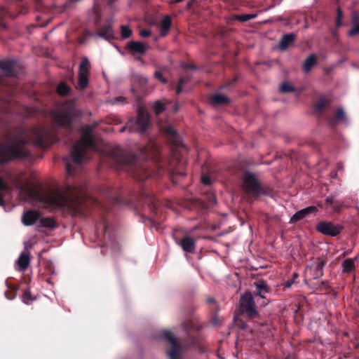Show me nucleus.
Masks as SVG:
<instances>
[{
    "label": "nucleus",
    "mask_w": 359,
    "mask_h": 359,
    "mask_svg": "<svg viewBox=\"0 0 359 359\" xmlns=\"http://www.w3.org/2000/svg\"><path fill=\"white\" fill-rule=\"evenodd\" d=\"M182 1H183V0H175V3H180V2Z\"/></svg>",
    "instance_id": "nucleus-51"
},
{
    "label": "nucleus",
    "mask_w": 359,
    "mask_h": 359,
    "mask_svg": "<svg viewBox=\"0 0 359 359\" xmlns=\"http://www.w3.org/2000/svg\"><path fill=\"white\" fill-rule=\"evenodd\" d=\"M243 187L250 194L257 196L260 193L259 183L255 177L249 172L245 174L243 177Z\"/></svg>",
    "instance_id": "nucleus-7"
},
{
    "label": "nucleus",
    "mask_w": 359,
    "mask_h": 359,
    "mask_svg": "<svg viewBox=\"0 0 359 359\" xmlns=\"http://www.w3.org/2000/svg\"><path fill=\"white\" fill-rule=\"evenodd\" d=\"M316 269L317 271V274L316 276H322L323 274V264L321 263H318L316 266Z\"/></svg>",
    "instance_id": "nucleus-40"
},
{
    "label": "nucleus",
    "mask_w": 359,
    "mask_h": 359,
    "mask_svg": "<svg viewBox=\"0 0 359 359\" xmlns=\"http://www.w3.org/2000/svg\"><path fill=\"white\" fill-rule=\"evenodd\" d=\"M171 26V18L170 16H165L161 21L159 31L162 36H165Z\"/></svg>",
    "instance_id": "nucleus-18"
},
{
    "label": "nucleus",
    "mask_w": 359,
    "mask_h": 359,
    "mask_svg": "<svg viewBox=\"0 0 359 359\" xmlns=\"http://www.w3.org/2000/svg\"><path fill=\"white\" fill-rule=\"evenodd\" d=\"M163 133L170 137L171 141L173 143L178 144V137L177 136L175 130L170 126H166L164 129L161 128Z\"/></svg>",
    "instance_id": "nucleus-21"
},
{
    "label": "nucleus",
    "mask_w": 359,
    "mask_h": 359,
    "mask_svg": "<svg viewBox=\"0 0 359 359\" xmlns=\"http://www.w3.org/2000/svg\"><path fill=\"white\" fill-rule=\"evenodd\" d=\"M32 300V298L31 297V292L29 290L25 291L22 294V302L25 304H28Z\"/></svg>",
    "instance_id": "nucleus-34"
},
{
    "label": "nucleus",
    "mask_w": 359,
    "mask_h": 359,
    "mask_svg": "<svg viewBox=\"0 0 359 359\" xmlns=\"http://www.w3.org/2000/svg\"><path fill=\"white\" fill-rule=\"evenodd\" d=\"M151 34V32L149 29H142L140 32V35L142 37H147V36H149Z\"/></svg>",
    "instance_id": "nucleus-39"
},
{
    "label": "nucleus",
    "mask_w": 359,
    "mask_h": 359,
    "mask_svg": "<svg viewBox=\"0 0 359 359\" xmlns=\"http://www.w3.org/2000/svg\"><path fill=\"white\" fill-rule=\"evenodd\" d=\"M240 306L242 312L245 313L250 318H255L258 316V312L256 310L255 301L251 292H246L241 296Z\"/></svg>",
    "instance_id": "nucleus-5"
},
{
    "label": "nucleus",
    "mask_w": 359,
    "mask_h": 359,
    "mask_svg": "<svg viewBox=\"0 0 359 359\" xmlns=\"http://www.w3.org/2000/svg\"><path fill=\"white\" fill-rule=\"evenodd\" d=\"M43 226L52 228L55 226V222L50 218H42L40 220Z\"/></svg>",
    "instance_id": "nucleus-28"
},
{
    "label": "nucleus",
    "mask_w": 359,
    "mask_h": 359,
    "mask_svg": "<svg viewBox=\"0 0 359 359\" xmlns=\"http://www.w3.org/2000/svg\"><path fill=\"white\" fill-rule=\"evenodd\" d=\"M66 168L69 174H72L73 172V170L72 169V167L69 163H67Z\"/></svg>",
    "instance_id": "nucleus-45"
},
{
    "label": "nucleus",
    "mask_w": 359,
    "mask_h": 359,
    "mask_svg": "<svg viewBox=\"0 0 359 359\" xmlns=\"http://www.w3.org/2000/svg\"><path fill=\"white\" fill-rule=\"evenodd\" d=\"M180 245L186 252H194L195 250V241L189 236L184 237L180 241Z\"/></svg>",
    "instance_id": "nucleus-17"
},
{
    "label": "nucleus",
    "mask_w": 359,
    "mask_h": 359,
    "mask_svg": "<svg viewBox=\"0 0 359 359\" xmlns=\"http://www.w3.org/2000/svg\"><path fill=\"white\" fill-rule=\"evenodd\" d=\"M184 83V79H181L180 80L179 86H178V88L177 89V91H176L177 94H179L182 90V86H183Z\"/></svg>",
    "instance_id": "nucleus-43"
},
{
    "label": "nucleus",
    "mask_w": 359,
    "mask_h": 359,
    "mask_svg": "<svg viewBox=\"0 0 359 359\" xmlns=\"http://www.w3.org/2000/svg\"><path fill=\"white\" fill-rule=\"evenodd\" d=\"M201 182L203 184L205 185H210L211 184V180L207 175H202L201 176Z\"/></svg>",
    "instance_id": "nucleus-38"
},
{
    "label": "nucleus",
    "mask_w": 359,
    "mask_h": 359,
    "mask_svg": "<svg viewBox=\"0 0 359 359\" xmlns=\"http://www.w3.org/2000/svg\"><path fill=\"white\" fill-rule=\"evenodd\" d=\"M293 283V281H287L285 283V287H291V285H292Z\"/></svg>",
    "instance_id": "nucleus-47"
},
{
    "label": "nucleus",
    "mask_w": 359,
    "mask_h": 359,
    "mask_svg": "<svg viewBox=\"0 0 359 359\" xmlns=\"http://www.w3.org/2000/svg\"><path fill=\"white\" fill-rule=\"evenodd\" d=\"M89 70V60L87 57H83L79 65V87L81 89H84L88 84Z\"/></svg>",
    "instance_id": "nucleus-9"
},
{
    "label": "nucleus",
    "mask_w": 359,
    "mask_h": 359,
    "mask_svg": "<svg viewBox=\"0 0 359 359\" xmlns=\"http://www.w3.org/2000/svg\"><path fill=\"white\" fill-rule=\"evenodd\" d=\"M111 158L113 161L119 165H125L131 164L133 161H135V158L133 155L128 154L124 152L119 147L116 149L112 154Z\"/></svg>",
    "instance_id": "nucleus-10"
},
{
    "label": "nucleus",
    "mask_w": 359,
    "mask_h": 359,
    "mask_svg": "<svg viewBox=\"0 0 359 359\" xmlns=\"http://www.w3.org/2000/svg\"><path fill=\"white\" fill-rule=\"evenodd\" d=\"M149 115L146 109L143 107H139L137 109V118L135 121L137 126L136 130L141 134H143L147 129L149 123Z\"/></svg>",
    "instance_id": "nucleus-11"
},
{
    "label": "nucleus",
    "mask_w": 359,
    "mask_h": 359,
    "mask_svg": "<svg viewBox=\"0 0 359 359\" xmlns=\"http://www.w3.org/2000/svg\"><path fill=\"white\" fill-rule=\"evenodd\" d=\"M97 36L104 38L107 40L113 37L112 26L111 24H107L101 29V32L97 34Z\"/></svg>",
    "instance_id": "nucleus-20"
},
{
    "label": "nucleus",
    "mask_w": 359,
    "mask_h": 359,
    "mask_svg": "<svg viewBox=\"0 0 359 359\" xmlns=\"http://www.w3.org/2000/svg\"><path fill=\"white\" fill-rule=\"evenodd\" d=\"M294 35L292 34L283 36L279 43L280 49L285 50L294 41Z\"/></svg>",
    "instance_id": "nucleus-19"
},
{
    "label": "nucleus",
    "mask_w": 359,
    "mask_h": 359,
    "mask_svg": "<svg viewBox=\"0 0 359 359\" xmlns=\"http://www.w3.org/2000/svg\"><path fill=\"white\" fill-rule=\"evenodd\" d=\"M155 77L161 81L162 83H165L166 82V80L163 78L162 73L160 72H156L154 73Z\"/></svg>",
    "instance_id": "nucleus-37"
},
{
    "label": "nucleus",
    "mask_w": 359,
    "mask_h": 359,
    "mask_svg": "<svg viewBox=\"0 0 359 359\" xmlns=\"http://www.w3.org/2000/svg\"><path fill=\"white\" fill-rule=\"evenodd\" d=\"M39 213L37 211L29 210L24 213L22 217V223L26 226L32 225L38 219Z\"/></svg>",
    "instance_id": "nucleus-15"
},
{
    "label": "nucleus",
    "mask_w": 359,
    "mask_h": 359,
    "mask_svg": "<svg viewBox=\"0 0 359 359\" xmlns=\"http://www.w3.org/2000/svg\"><path fill=\"white\" fill-rule=\"evenodd\" d=\"M210 102L214 105H218L227 103L229 102V99L223 95L213 94L210 97Z\"/></svg>",
    "instance_id": "nucleus-23"
},
{
    "label": "nucleus",
    "mask_w": 359,
    "mask_h": 359,
    "mask_svg": "<svg viewBox=\"0 0 359 359\" xmlns=\"http://www.w3.org/2000/svg\"><path fill=\"white\" fill-rule=\"evenodd\" d=\"M131 35V30L130 28L127 26H122L121 27V36L124 39H127L130 37Z\"/></svg>",
    "instance_id": "nucleus-32"
},
{
    "label": "nucleus",
    "mask_w": 359,
    "mask_h": 359,
    "mask_svg": "<svg viewBox=\"0 0 359 359\" xmlns=\"http://www.w3.org/2000/svg\"><path fill=\"white\" fill-rule=\"evenodd\" d=\"M149 46L138 41H130L128 44V50L133 54H144Z\"/></svg>",
    "instance_id": "nucleus-13"
},
{
    "label": "nucleus",
    "mask_w": 359,
    "mask_h": 359,
    "mask_svg": "<svg viewBox=\"0 0 359 359\" xmlns=\"http://www.w3.org/2000/svg\"><path fill=\"white\" fill-rule=\"evenodd\" d=\"M163 337L168 341L171 346V350L168 353L170 359H182V349L177 344L174 336L168 331L163 332Z\"/></svg>",
    "instance_id": "nucleus-8"
},
{
    "label": "nucleus",
    "mask_w": 359,
    "mask_h": 359,
    "mask_svg": "<svg viewBox=\"0 0 359 359\" xmlns=\"http://www.w3.org/2000/svg\"><path fill=\"white\" fill-rule=\"evenodd\" d=\"M81 115V113L76 108L74 102L68 101L55 108L53 112V118L55 124L67 128Z\"/></svg>",
    "instance_id": "nucleus-4"
},
{
    "label": "nucleus",
    "mask_w": 359,
    "mask_h": 359,
    "mask_svg": "<svg viewBox=\"0 0 359 359\" xmlns=\"http://www.w3.org/2000/svg\"><path fill=\"white\" fill-rule=\"evenodd\" d=\"M256 16L257 15L255 14H244L241 15H236L235 18L242 22H246L256 18Z\"/></svg>",
    "instance_id": "nucleus-29"
},
{
    "label": "nucleus",
    "mask_w": 359,
    "mask_h": 359,
    "mask_svg": "<svg viewBox=\"0 0 359 359\" xmlns=\"http://www.w3.org/2000/svg\"><path fill=\"white\" fill-rule=\"evenodd\" d=\"M69 87L65 83H60L57 88V93L62 95H67L69 91Z\"/></svg>",
    "instance_id": "nucleus-26"
},
{
    "label": "nucleus",
    "mask_w": 359,
    "mask_h": 359,
    "mask_svg": "<svg viewBox=\"0 0 359 359\" xmlns=\"http://www.w3.org/2000/svg\"><path fill=\"white\" fill-rule=\"evenodd\" d=\"M94 128L87 126L82 128V136L75 142L72 150L71 156L75 163H81L88 159V152L94 149V143L92 140V133Z\"/></svg>",
    "instance_id": "nucleus-3"
},
{
    "label": "nucleus",
    "mask_w": 359,
    "mask_h": 359,
    "mask_svg": "<svg viewBox=\"0 0 359 359\" xmlns=\"http://www.w3.org/2000/svg\"><path fill=\"white\" fill-rule=\"evenodd\" d=\"M344 15L341 9L340 8H338L337 10V18H336V26L337 27H341L343 25L342 19H343Z\"/></svg>",
    "instance_id": "nucleus-30"
},
{
    "label": "nucleus",
    "mask_w": 359,
    "mask_h": 359,
    "mask_svg": "<svg viewBox=\"0 0 359 359\" xmlns=\"http://www.w3.org/2000/svg\"><path fill=\"white\" fill-rule=\"evenodd\" d=\"M114 1V0H109V1H108V4H109V5H111V4H113Z\"/></svg>",
    "instance_id": "nucleus-50"
},
{
    "label": "nucleus",
    "mask_w": 359,
    "mask_h": 359,
    "mask_svg": "<svg viewBox=\"0 0 359 359\" xmlns=\"http://www.w3.org/2000/svg\"><path fill=\"white\" fill-rule=\"evenodd\" d=\"M342 266H343L344 271L349 272L354 267V262L352 259H346L343 262Z\"/></svg>",
    "instance_id": "nucleus-25"
},
{
    "label": "nucleus",
    "mask_w": 359,
    "mask_h": 359,
    "mask_svg": "<svg viewBox=\"0 0 359 359\" xmlns=\"http://www.w3.org/2000/svg\"><path fill=\"white\" fill-rule=\"evenodd\" d=\"M341 226L330 222L322 221L316 225V229L320 233L330 236H336L341 231Z\"/></svg>",
    "instance_id": "nucleus-6"
},
{
    "label": "nucleus",
    "mask_w": 359,
    "mask_h": 359,
    "mask_svg": "<svg viewBox=\"0 0 359 359\" xmlns=\"http://www.w3.org/2000/svg\"><path fill=\"white\" fill-rule=\"evenodd\" d=\"M123 100H124V98L123 97H119L115 98L114 100H109V102L112 104H116L119 102H123Z\"/></svg>",
    "instance_id": "nucleus-41"
},
{
    "label": "nucleus",
    "mask_w": 359,
    "mask_h": 359,
    "mask_svg": "<svg viewBox=\"0 0 359 359\" xmlns=\"http://www.w3.org/2000/svg\"><path fill=\"white\" fill-rule=\"evenodd\" d=\"M4 189V184L3 180L0 178V191H2Z\"/></svg>",
    "instance_id": "nucleus-46"
},
{
    "label": "nucleus",
    "mask_w": 359,
    "mask_h": 359,
    "mask_svg": "<svg viewBox=\"0 0 359 359\" xmlns=\"http://www.w3.org/2000/svg\"><path fill=\"white\" fill-rule=\"evenodd\" d=\"M316 62V55L313 54L310 55L303 64V69L305 72H309L311 68Z\"/></svg>",
    "instance_id": "nucleus-22"
},
{
    "label": "nucleus",
    "mask_w": 359,
    "mask_h": 359,
    "mask_svg": "<svg viewBox=\"0 0 359 359\" xmlns=\"http://www.w3.org/2000/svg\"><path fill=\"white\" fill-rule=\"evenodd\" d=\"M14 67L13 61H0V69L6 75H11Z\"/></svg>",
    "instance_id": "nucleus-24"
},
{
    "label": "nucleus",
    "mask_w": 359,
    "mask_h": 359,
    "mask_svg": "<svg viewBox=\"0 0 359 359\" xmlns=\"http://www.w3.org/2000/svg\"><path fill=\"white\" fill-rule=\"evenodd\" d=\"M353 24H354L353 27L348 32L349 36H353L357 34H359V22H355Z\"/></svg>",
    "instance_id": "nucleus-35"
},
{
    "label": "nucleus",
    "mask_w": 359,
    "mask_h": 359,
    "mask_svg": "<svg viewBox=\"0 0 359 359\" xmlns=\"http://www.w3.org/2000/svg\"><path fill=\"white\" fill-rule=\"evenodd\" d=\"M317 209L314 206H309L304 209H302L298 212H297L293 216L290 218V222H297L304 217H305L309 213L316 211Z\"/></svg>",
    "instance_id": "nucleus-16"
},
{
    "label": "nucleus",
    "mask_w": 359,
    "mask_h": 359,
    "mask_svg": "<svg viewBox=\"0 0 359 359\" xmlns=\"http://www.w3.org/2000/svg\"><path fill=\"white\" fill-rule=\"evenodd\" d=\"M50 133L46 128H36L30 133H23L7 144H0V163L15 157H26L29 151L26 144L33 142L38 147L50 144Z\"/></svg>",
    "instance_id": "nucleus-1"
},
{
    "label": "nucleus",
    "mask_w": 359,
    "mask_h": 359,
    "mask_svg": "<svg viewBox=\"0 0 359 359\" xmlns=\"http://www.w3.org/2000/svg\"><path fill=\"white\" fill-rule=\"evenodd\" d=\"M280 90L282 93L294 91V88L288 83L284 82L280 85Z\"/></svg>",
    "instance_id": "nucleus-31"
},
{
    "label": "nucleus",
    "mask_w": 359,
    "mask_h": 359,
    "mask_svg": "<svg viewBox=\"0 0 359 359\" xmlns=\"http://www.w3.org/2000/svg\"><path fill=\"white\" fill-rule=\"evenodd\" d=\"M326 201H327V203H331L332 202V198H327L326 199Z\"/></svg>",
    "instance_id": "nucleus-49"
},
{
    "label": "nucleus",
    "mask_w": 359,
    "mask_h": 359,
    "mask_svg": "<svg viewBox=\"0 0 359 359\" xmlns=\"http://www.w3.org/2000/svg\"><path fill=\"white\" fill-rule=\"evenodd\" d=\"M30 263L29 252L25 249L19 256L15 262L16 269L20 271H25Z\"/></svg>",
    "instance_id": "nucleus-12"
},
{
    "label": "nucleus",
    "mask_w": 359,
    "mask_h": 359,
    "mask_svg": "<svg viewBox=\"0 0 359 359\" xmlns=\"http://www.w3.org/2000/svg\"><path fill=\"white\" fill-rule=\"evenodd\" d=\"M326 104L327 101L325 100H320L316 105V109L318 111H321Z\"/></svg>",
    "instance_id": "nucleus-36"
},
{
    "label": "nucleus",
    "mask_w": 359,
    "mask_h": 359,
    "mask_svg": "<svg viewBox=\"0 0 359 359\" xmlns=\"http://www.w3.org/2000/svg\"><path fill=\"white\" fill-rule=\"evenodd\" d=\"M337 121H343L345 118V114L342 109H339L335 114Z\"/></svg>",
    "instance_id": "nucleus-33"
},
{
    "label": "nucleus",
    "mask_w": 359,
    "mask_h": 359,
    "mask_svg": "<svg viewBox=\"0 0 359 359\" xmlns=\"http://www.w3.org/2000/svg\"><path fill=\"white\" fill-rule=\"evenodd\" d=\"M75 191H77L76 190V188L75 187H69V190L67 191V193L66 194L67 195H68V197L70 198H73V195L74 194V192Z\"/></svg>",
    "instance_id": "nucleus-42"
},
{
    "label": "nucleus",
    "mask_w": 359,
    "mask_h": 359,
    "mask_svg": "<svg viewBox=\"0 0 359 359\" xmlns=\"http://www.w3.org/2000/svg\"><path fill=\"white\" fill-rule=\"evenodd\" d=\"M165 104L160 101H156L154 104V109L156 114H159L165 110Z\"/></svg>",
    "instance_id": "nucleus-27"
},
{
    "label": "nucleus",
    "mask_w": 359,
    "mask_h": 359,
    "mask_svg": "<svg viewBox=\"0 0 359 359\" xmlns=\"http://www.w3.org/2000/svg\"><path fill=\"white\" fill-rule=\"evenodd\" d=\"M3 204V198L2 195L0 194V205Z\"/></svg>",
    "instance_id": "nucleus-48"
},
{
    "label": "nucleus",
    "mask_w": 359,
    "mask_h": 359,
    "mask_svg": "<svg viewBox=\"0 0 359 359\" xmlns=\"http://www.w3.org/2000/svg\"><path fill=\"white\" fill-rule=\"evenodd\" d=\"M27 194L30 199L43 207L55 209L67 205V196L57 191L45 188L39 183L28 186Z\"/></svg>",
    "instance_id": "nucleus-2"
},
{
    "label": "nucleus",
    "mask_w": 359,
    "mask_h": 359,
    "mask_svg": "<svg viewBox=\"0 0 359 359\" xmlns=\"http://www.w3.org/2000/svg\"><path fill=\"white\" fill-rule=\"evenodd\" d=\"M255 286L256 287L255 294L262 298H266V294L270 292L269 287L263 280L255 282Z\"/></svg>",
    "instance_id": "nucleus-14"
},
{
    "label": "nucleus",
    "mask_w": 359,
    "mask_h": 359,
    "mask_svg": "<svg viewBox=\"0 0 359 359\" xmlns=\"http://www.w3.org/2000/svg\"><path fill=\"white\" fill-rule=\"evenodd\" d=\"M358 14L356 13V12H353V14H352V22L353 23H355L357 22L358 20Z\"/></svg>",
    "instance_id": "nucleus-44"
}]
</instances>
